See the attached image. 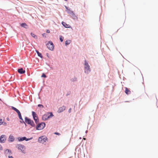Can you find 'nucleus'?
<instances>
[{
	"label": "nucleus",
	"mask_w": 158,
	"mask_h": 158,
	"mask_svg": "<svg viewBox=\"0 0 158 158\" xmlns=\"http://www.w3.org/2000/svg\"><path fill=\"white\" fill-rule=\"evenodd\" d=\"M25 122L27 124L30 125L31 127H35V124L33 121L30 118L27 117H25L24 118Z\"/></svg>",
	"instance_id": "obj_1"
},
{
	"label": "nucleus",
	"mask_w": 158,
	"mask_h": 158,
	"mask_svg": "<svg viewBox=\"0 0 158 158\" xmlns=\"http://www.w3.org/2000/svg\"><path fill=\"white\" fill-rule=\"evenodd\" d=\"M46 124L44 122H42L37 124L35 127L36 129L37 130H43L45 127Z\"/></svg>",
	"instance_id": "obj_2"
},
{
	"label": "nucleus",
	"mask_w": 158,
	"mask_h": 158,
	"mask_svg": "<svg viewBox=\"0 0 158 158\" xmlns=\"http://www.w3.org/2000/svg\"><path fill=\"white\" fill-rule=\"evenodd\" d=\"M48 48L51 51H53L54 49V45L51 41H49L46 44Z\"/></svg>",
	"instance_id": "obj_3"
},
{
	"label": "nucleus",
	"mask_w": 158,
	"mask_h": 158,
	"mask_svg": "<svg viewBox=\"0 0 158 158\" xmlns=\"http://www.w3.org/2000/svg\"><path fill=\"white\" fill-rule=\"evenodd\" d=\"M47 138L45 135H42L39 137L38 139V142L40 143H44L46 142Z\"/></svg>",
	"instance_id": "obj_4"
},
{
	"label": "nucleus",
	"mask_w": 158,
	"mask_h": 158,
	"mask_svg": "<svg viewBox=\"0 0 158 158\" xmlns=\"http://www.w3.org/2000/svg\"><path fill=\"white\" fill-rule=\"evenodd\" d=\"M85 67L84 69L86 70L87 71L90 72L91 70L90 69V66L88 62L86 61V60H85Z\"/></svg>",
	"instance_id": "obj_5"
},
{
	"label": "nucleus",
	"mask_w": 158,
	"mask_h": 158,
	"mask_svg": "<svg viewBox=\"0 0 158 158\" xmlns=\"http://www.w3.org/2000/svg\"><path fill=\"white\" fill-rule=\"evenodd\" d=\"M6 139V135H2L0 136V143H4Z\"/></svg>",
	"instance_id": "obj_6"
},
{
	"label": "nucleus",
	"mask_w": 158,
	"mask_h": 158,
	"mask_svg": "<svg viewBox=\"0 0 158 158\" xmlns=\"http://www.w3.org/2000/svg\"><path fill=\"white\" fill-rule=\"evenodd\" d=\"M16 147L18 148L19 150H21L22 152V149L25 148V147L22 144H17L16 146Z\"/></svg>",
	"instance_id": "obj_7"
},
{
	"label": "nucleus",
	"mask_w": 158,
	"mask_h": 158,
	"mask_svg": "<svg viewBox=\"0 0 158 158\" xmlns=\"http://www.w3.org/2000/svg\"><path fill=\"white\" fill-rule=\"evenodd\" d=\"M47 115V120L49 118H52L54 116V115L52 112H48L46 113Z\"/></svg>",
	"instance_id": "obj_8"
},
{
	"label": "nucleus",
	"mask_w": 158,
	"mask_h": 158,
	"mask_svg": "<svg viewBox=\"0 0 158 158\" xmlns=\"http://www.w3.org/2000/svg\"><path fill=\"white\" fill-rule=\"evenodd\" d=\"M18 72L20 74H23L25 73V70L23 68H21L18 69Z\"/></svg>",
	"instance_id": "obj_9"
},
{
	"label": "nucleus",
	"mask_w": 158,
	"mask_h": 158,
	"mask_svg": "<svg viewBox=\"0 0 158 158\" xmlns=\"http://www.w3.org/2000/svg\"><path fill=\"white\" fill-rule=\"evenodd\" d=\"M15 140V137L11 135H10L9 137L8 141L10 142H13Z\"/></svg>",
	"instance_id": "obj_10"
},
{
	"label": "nucleus",
	"mask_w": 158,
	"mask_h": 158,
	"mask_svg": "<svg viewBox=\"0 0 158 158\" xmlns=\"http://www.w3.org/2000/svg\"><path fill=\"white\" fill-rule=\"evenodd\" d=\"M62 24L63 26L67 28H71V27L69 24H67L65 22H62L61 23Z\"/></svg>",
	"instance_id": "obj_11"
},
{
	"label": "nucleus",
	"mask_w": 158,
	"mask_h": 158,
	"mask_svg": "<svg viewBox=\"0 0 158 158\" xmlns=\"http://www.w3.org/2000/svg\"><path fill=\"white\" fill-rule=\"evenodd\" d=\"M65 109V106H62L60 107L58 109L57 112L58 113H60L64 110Z\"/></svg>",
	"instance_id": "obj_12"
},
{
	"label": "nucleus",
	"mask_w": 158,
	"mask_h": 158,
	"mask_svg": "<svg viewBox=\"0 0 158 158\" xmlns=\"http://www.w3.org/2000/svg\"><path fill=\"white\" fill-rule=\"evenodd\" d=\"M25 137H19L17 138L18 141L19 142H21L23 141L24 140H25Z\"/></svg>",
	"instance_id": "obj_13"
},
{
	"label": "nucleus",
	"mask_w": 158,
	"mask_h": 158,
	"mask_svg": "<svg viewBox=\"0 0 158 158\" xmlns=\"http://www.w3.org/2000/svg\"><path fill=\"white\" fill-rule=\"evenodd\" d=\"M20 26L23 27L25 28H27L28 27V25L25 23H23L20 24Z\"/></svg>",
	"instance_id": "obj_14"
},
{
	"label": "nucleus",
	"mask_w": 158,
	"mask_h": 158,
	"mask_svg": "<svg viewBox=\"0 0 158 158\" xmlns=\"http://www.w3.org/2000/svg\"><path fill=\"white\" fill-rule=\"evenodd\" d=\"M42 119L43 121H46L47 120V115L46 114V113L43 115L42 117Z\"/></svg>",
	"instance_id": "obj_15"
},
{
	"label": "nucleus",
	"mask_w": 158,
	"mask_h": 158,
	"mask_svg": "<svg viewBox=\"0 0 158 158\" xmlns=\"http://www.w3.org/2000/svg\"><path fill=\"white\" fill-rule=\"evenodd\" d=\"M70 16L72 19H76L77 18V17L76 16L74 12L73 13L70 15Z\"/></svg>",
	"instance_id": "obj_16"
},
{
	"label": "nucleus",
	"mask_w": 158,
	"mask_h": 158,
	"mask_svg": "<svg viewBox=\"0 0 158 158\" xmlns=\"http://www.w3.org/2000/svg\"><path fill=\"white\" fill-rule=\"evenodd\" d=\"M125 93L128 95L131 93V91L127 87H125Z\"/></svg>",
	"instance_id": "obj_17"
},
{
	"label": "nucleus",
	"mask_w": 158,
	"mask_h": 158,
	"mask_svg": "<svg viewBox=\"0 0 158 158\" xmlns=\"http://www.w3.org/2000/svg\"><path fill=\"white\" fill-rule=\"evenodd\" d=\"M7 151V152L10 155H12V152L9 149H6L5 150L4 152L5 153Z\"/></svg>",
	"instance_id": "obj_18"
},
{
	"label": "nucleus",
	"mask_w": 158,
	"mask_h": 158,
	"mask_svg": "<svg viewBox=\"0 0 158 158\" xmlns=\"http://www.w3.org/2000/svg\"><path fill=\"white\" fill-rule=\"evenodd\" d=\"M11 108L12 110L15 111L17 113L19 112V111H20L18 109L13 106H11Z\"/></svg>",
	"instance_id": "obj_19"
},
{
	"label": "nucleus",
	"mask_w": 158,
	"mask_h": 158,
	"mask_svg": "<svg viewBox=\"0 0 158 158\" xmlns=\"http://www.w3.org/2000/svg\"><path fill=\"white\" fill-rule=\"evenodd\" d=\"M32 115L33 118L35 117H38L37 116V114L36 113L35 111H32Z\"/></svg>",
	"instance_id": "obj_20"
},
{
	"label": "nucleus",
	"mask_w": 158,
	"mask_h": 158,
	"mask_svg": "<svg viewBox=\"0 0 158 158\" xmlns=\"http://www.w3.org/2000/svg\"><path fill=\"white\" fill-rule=\"evenodd\" d=\"M70 80L72 82H74V81H77V78L76 77H74L72 78Z\"/></svg>",
	"instance_id": "obj_21"
},
{
	"label": "nucleus",
	"mask_w": 158,
	"mask_h": 158,
	"mask_svg": "<svg viewBox=\"0 0 158 158\" xmlns=\"http://www.w3.org/2000/svg\"><path fill=\"white\" fill-rule=\"evenodd\" d=\"M70 43V40H66L65 42V45L66 46L69 45Z\"/></svg>",
	"instance_id": "obj_22"
},
{
	"label": "nucleus",
	"mask_w": 158,
	"mask_h": 158,
	"mask_svg": "<svg viewBox=\"0 0 158 158\" xmlns=\"http://www.w3.org/2000/svg\"><path fill=\"white\" fill-rule=\"evenodd\" d=\"M31 35L35 39H37V37L36 35H35L32 32H31Z\"/></svg>",
	"instance_id": "obj_23"
},
{
	"label": "nucleus",
	"mask_w": 158,
	"mask_h": 158,
	"mask_svg": "<svg viewBox=\"0 0 158 158\" xmlns=\"http://www.w3.org/2000/svg\"><path fill=\"white\" fill-rule=\"evenodd\" d=\"M35 124L37 125L39 123V120L38 117H37L36 119L34 121Z\"/></svg>",
	"instance_id": "obj_24"
},
{
	"label": "nucleus",
	"mask_w": 158,
	"mask_h": 158,
	"mask_svg": "<svg viewBox=\"0 0 158 158\" xmlns=\"http://www.w3.org/2000/svg\"><path fill=\"white\" fill-rule=\"evenodd\" d=\"M17 113L18 114V117H19V119H21V118L22 119V116L21 114L20 111H19V112H18Z\"/></svg>",
	"instance_id": "obj_25"
},
{
	"label": "nucleus",
	"mask_w": 158,
	"mask_h": 158,
	"mask_svg": "<svg viewBox=\"0 0 158 158\" xmlns=\"http://www.w3.org/2000/svg\"><path fill=\"white\" fill-rule=\"evenodd\" d=\"M66 11L67 12V13L70 15L73 12V11L71 10L70 9L68 11L66 10Z\"/></svg>",
	"instance_id": "obj_26"
},
{
	"label": "nucleus",
	"mask_w": 158,
	"mask_h": 158,
	"mask_svg": "<svg viewBox=\"0 0 158 158\" xmlns=\"http://www.w3.org/2000/svg\"><path fill=\"white\" fill-rule=\"evenodd\" d=\"M64 38L63 36L61 35L60 36L59 39L60 41L62 42L64 40Z\"/></svg>",
	"instance_id": "obj_27"
},
{
	"label": "nucleus",
	"mask_w": 158,
	"mask_h": 158,
	"mask_svg": "<svg viewBox=\"0 0 158 158\" xmlns=\"http://www.w3.org/2000/svg\"><path fill=\"white\" fill-rule=\"evenodd\" d=\"M25 140L26 141H29L31 139H33V137H31L30 138H26V137H25Z\"/></svg>",
	"instance_id": "obj_28"
},
{
	"label": "nucleus",
	"mask_w": 158,
	"mask_h": 158,
	"mask_svg": "<svg viewBox=\"0 0 158 158\" xmlns=\"http://www.w3.org/2000/svg\"><path fill=\"white\" fill-rule=\"evenodd\" d=\"M41 77H44V78H45L47 77V76L44 73H42V74L41 76Z\"/></svg>",
	"instance_id": "obj_29"
},
{
	"label": "nucleus",
	"mask_w": 158,
	"mask_h": 158,
	"mask_svg": "<svg viewBox=\"0 0 158 158\" xmlns=\"http://www.w3.org/2000/svg\"><path fill=\"white\" fill-rule=\"evenodd\" d=\"M20 121L19 122H20V123H25V121H24L23 118L21 119H20Z\"/></svg>",
	"instance_id": "obj_30"
},
{
	"label": "nucleus",
	"mask_w": 158,
	"mask_h": 158,
	"mask_svg": "<svg viewBox=\"0 0 158 158\" xmlns=\"http://www.w3.org/2000/svg\"><path fill=\"white\" fill-rule=\"evenodd\" d=\"M37 55L38 56L40 57L41 58H43L42 55L41 53L40 52Z\"/></svg>",
	"instance_id": "obj_31"
},
{
	"label": "nucleus",
	"mask_w": 158,
	"mask_h": 158,
	"mask_svg": "<svg viewBox=\"0 0 158 158\" xmlns=\"http://www.w3.org/2000/svg\"><path fill=\"white\" fill-rule=\"evenodd\" d=\"M38 106L39 107L41 108H43L44 107V106L42 104H39L38 105Z\"/></svg>",
	"instance_id": "obj_32"
},
{
	"label": "nucleus",
	"mask_w": 158,
	"mask_h": 158,
	"mask_svg": "<svg viewBox=\"0 0 158 158\" xmlns=\"http://www.w3.org/2000/svg\"><path fill=\"white\" fill-rule=\"evenodd\" d=\"M46 34L45 33H43L42 34V35L43 37H44L45 38L46 37Z\"/></svg>",
	"instance_id": "obj_33"
},
{
	"label": "nucleus",
	"mask_w": 158,
	"mask_h": 158,
	"mask_svg": "<svg viewBox=\"0 0 158 158\" xmlns=\"http://www.w3.org/2000/svg\"><path fill=\"white\" fill-rule=\"evenodd\" d=\"M64 6L66 9V10L68 11L70 9H69V7L66 6Z\"/></svg>",
	"instance_id": "obj_34"
},
{
	"label": "nucleus",
	"mask_w": 158,
	"mask_h": 158,
	"mask_svg": "<svg viewBox=\"0 0 158 158\" xmlns=\"http://www.w3.org/2000/svg\"><path fill=\"white\" fill-rule=\"evenodd\" d=\"M71 94V92L70 91H69L67 92V93L66 94V96H68V95H69Z\"/></svg>",
	"instance_id": "obj_35"
},
{
	"label": "nucleus",
	"mask_w": 158,
	"mask_h": 158,
	"mask_svg": "<svg viewBox=\"0 0 158 158\" xmlns=\"http://www.w3.org/2000/svg\"><path fill=\"white\" fill-rule=\"evenodd\" d=\"M2 124H3L4 125H6V122L3 121Z\"/></svg>",
	"instance_id": "obj_36"
},
{
	"label": "nucleus",
	"mask_w": 158,
	"mask_h": 158,
	"mask_svg": "<svg viewBox=\"0 0 158 158\" xmlns=\"http://www.w3.org/2000/svg\"><path fill=\"white\" fill-rule=\"evenodd\" d=\"M2 118H0V125L2 124Z\"/></svg>",
	"instance_id": "obj_37"
},
{
	"label": "nucleus",
	"mask_w": 158,
	"mask_h": 158,
	"mask_svg": "<svg viewBox=\"0 0 158 158\" xmlns=\"http://www.w3.org/2000/svg\"><path fill=\"white\" fill-rule=\"evenodd\" d=\"M46 32H47V33H50V31L48 29H47L46 30Z\"/></svg>",
	"instance_id": "obj_38"
},
{
	"label": "nucleus",
	"mask_w": 158,
	"mask_h": 158,
	"mask_svg": "<svg viewBox=\"0 0 158 158\" xmlns=\"http://www.w3.org/2000/svg\"><path fill=\"white\" fill-rule=\"evenodd\" d=\"M3 148L2 146L0 144V150H2Z\"/></svg>",
	"instance_id": "obj_39"
},
{
	"label": "nucleus",
	"mask_w": 158,
	"mask_h": 158,
	"mask_svg": "<svg viewBox=\"0 0 158 158\" xmlns=\"http://www.w3.org/2000/svg\"><path fill=\"white\" fill-rule=\"evenodd\" d=\"M54 134L58 135H60V134L57 132H55L54 133Z\"/></svg>",
	"instance_id": "obj_40"
},
{
	"label": "nucleus",
	"mask_w": 158,
	"mask_h": 158,
	"mask_svg": "<svg viewBox=\"0 0 158 158\" xmlns=\"http://www.w3.org/2000/svg\"><path fill=\"white\" fill-rule=\"evenodd\" d=\"M8 158H14L12 156H8Z\"/></svg>",
	"instance_id": "obj_41"
},
{
	"label": "nucleus",
	"mask_w": 158,
	"mask_h": 158,
	"mask_svg": "<svg viewBox=\"0 0 158 158\" xmlns=\"http://www.w3.org/2000/svg\"><path fill=\"white\" fill-rule=\"evenodd\" d=\"M35 51L37 53V55L38 54H39L40 53V52H39V51L37 50H35Z\"/></svg>",
	"instance_id": "obj_42"
},
{
	"label": "nucleus",
	"mask_w": 158,
	"mask_h": 158,
	"mask_svg": "<svg viewBox=\"0 0 158 158\" xmlns=\"http://www.w3.org/2000/svg\"><path fill=\"white\" fill-rule=\"evenodd\" d=\"M71 108H70L69 109V110H68V112H69V113H70V112H71Z\"/></svg>",
	"instance_id": "obj_43"
},
{
	"label": "nucleus",
	"mask_w": 158,
	"mask_h": 158,
	"mask_svg": "<svg viewBox=\"0 0 158 158\" xmlns=\"http://www.w3.org/2000/svg\"><path fill=\"white\" fill-rule=\"evenodd\" d=\"M37 117H33V119H34V121H35V120L36 119V118H37Z\"/></svg>",
	"instance_id": "obj_44"
},
{
	"label": "nucleus",
	"mask_w": 158,
	"mask_h": 158,
	"mask_svg": "<svg viewBox=\"0 0 158 158\" xmlns=\"http://www.w3.org/2000/svg\"><path fill=\"white\" fill-rule=\"evenodd\" d=\"M6 120L8 121H9L10 120V119L9 118H8V117H7L6 118Z\"/></svg>",
	"instance_id": "obj_45"
},
{
	"label": "nucleus",
	"mask_w": 158,
	"mask_h": 158,
	"mask_svg": "<svg viewBox=\"0 0 158 158\" xmlns=\"http://www.w3.org/2000/svg\"><path fill=\"white\" fill-rule=\"evenodd\" d=\"M46 55L48 57H49V56H48V53H47L46 54Z\"/></svg>",
	"instance_id": "obj_46"
},
{
	"label": "nucleus",
	"mask_w": 158,
	"mask_h": 158,
	"mask_svg": "<svg viewBox=\"0 0 158 158\" xmlns=\"http://www.w3.org/2000/svg\"><path fill=\"white\" fill-rule=\"evenodd\" d=\"M25 124V126L26 127L27 126V123L25 122V123H24Z\"/></svg>",
	"instance_id": "obj_47"
},
{
	"label": "nucleus",
	"mask_w": 158,
	"mask_h": 158,
	"mask_svg": "<svg viewBox=\"0 0 158 158\" xmlns=\"http://www.w3.org/2000/svg\"><path fill=\"white\" fill-rule=\"evenodd\" d=\"M0 101H2V102H3L2 101V99L0 98Z\"/></svg>",
	"instance_id": "obj_48"
},
{
	"label": "nucleus",
	"mask_w": 158,
	"mask_h": 158,
	"mask_svg": "<svg viewBox=\"0 0 158 158\" xmlns=\"http://www.w3.org/2000/svg\"><path fill=\"white\" fill-rule=\"evenodd\" d=\"M79 139H81V137H80Z\"/></svg>",
	"instance_id": "obj_49"
},
{
	"label": "nucleus",
	"mask_w": 158,
	"mask_h": 158,
	"mask_svg": "<svg viewBox=\"0 0 158 158\" xmlns=\"http://www.w3.org/2000/svg\"><path fill=\"white\" fill-rule=\"evenodd\" d=\"M87 131H85V133H86L87 132Z\"/></svg>",
	"instance_id": "obj_50"
},
{
	"label": "nucleus",
	"mask_w": 158,
	"mask_h": 158,
	"mask_svg": "<svg viewBox=\"0 0 158 158\" xmlns=\"http://www.w3.org/2000/svg\"><path fill=\"white\" fill-rule=\"evenodd\" d=\"M64 1H67L68 0H64Z\"/></svg>",
	"instance_id": "obj_51"
},
{
	"label": "nucleus",
	"mask_w": 158,
	"mask_h": 158,
	"mask_svg": "<svg viewBox=\"0 0 158 158\" xmlns=\"http://www.w3.org/2000/svg\"><path fill=\"white\" fill-rule=\"evenodd\" d=\"M85 73H86V71H85Z\"/></svg>",
	"instance_id": "obj_52"
},
{
	"label": "nucleus",
	"mask_w": 158,
	"mask_h": 158,
	"mask_svg": "<svg viewBox=\"0 0 158 158\" xmlns=\"http://www.w3.org/2000/svg\"><path fill=\"white\" fill-rule=\"evenodd\" d=\"M83 139L85 140V138H83Z\"/></svg>",
	"instance_id": "obj_53"
}]
</instances>
